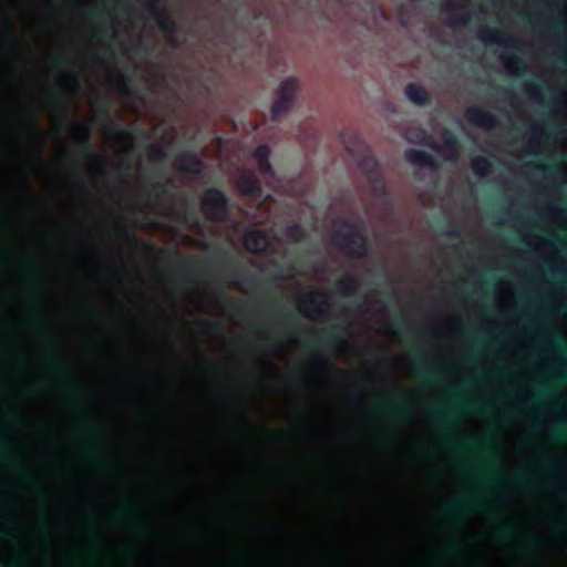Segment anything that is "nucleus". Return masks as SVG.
I'll return each instance as SVG.
<instances>
[{"instance_id":"1","label":"nucleus","mask_w":567,"mask_h":567,"mask_svg":"<svg viewBox=\"0 0 567 567\" xmlns=\"http://www.w3.org/2000/svg\"><path fill=\"white\" fill-rule=\"evenodd\" d=\"M340 225L349 231H334L332 235L333 245L350 259H363L368 255L369 244L367 236L361 229L348 218H342Z\"/></svg>"},{"instance_id":"2","label":"nucleus","mask_w":567,"mask_h":567,"mask_svg":"<svg viewBox=\"0 0 567 567\" xmlns=\"http://www.w3.org/2000/svg\"><path fill=\"white\" fill-rule=\"evenodd\" d=\"M64 124L71 131L76 148L85 154L86 164L100 173L101 176L107 177L104 172L106 157L94 153L91 147V126L87 123L76 122L69 118L64 120Z\"/></svg>"},{"instance_id":"3","label":"nucleus","mask_w":567,"mask_h":567,"mask_svg":"<svg viewBox=\"0 0 567 567\" xmlns=\"http://www.w3.org/2000/svg\"><path fill=\"white\" fill-rule=\"evenodd\" d=\"M200 207L210 221H224L229 213V203L226 194L217 187H210L204 190L200 196Z\"/></svg>"},{"instance_id":"4","label":"nucleus","mask_w":567,"mask_h":567,"mask_svg":"<svg viewBox=\"0 0 567 567\" xmlns=\"http://www.w3.org/2000/svg\"><path fill=\"white\" fill-rule=\"evenodd\" d=\"M299 82L296 78L289 76L281 81L275 92V100L271 105V120L277 122L280 116L288 113L297 97Z\"/></svg>"},{"instance_id":"5","label":"nucleus","mask_w":567,"mask_h":567,"mask_svg":"<svg viewBox=\"0 0 567 567\" xmlns=\"http://www.w3.org/2000/svg\"><path fill=\"white\" fill-rule=\"evenodd\" d=\"M131 239L135 247H142V248L146 249L148 252L159 254V255H163L166 257H174L176 260V265L185 274H187L189 276H195V277L202 275L203 264L199 262L198 260H196L192 257L185 256L178 251H173L172 249H168V248H159L155 245L148 244V243L141 240L136 237H132Z\"/></svg>"},{"instance_id":"6","label":"nucleus","mask_w":567,"mask_h":567,"mask_svg":"<svg viewBox=\"0 0 567 567\" xmlns=\"http://www.w3.org/2000/svg\"><path fill=\"white\" fill-rule=\"evenodd\" d=\"M299 311L319 320L329 318L327 295L321 290H311L298 303Z\"/></svg>"},{"instance_id":"7","label":"nucleus","mask_w":567,"mask_h":567,"mask_svg":"<svg viewBox=\"0 0 567 567\" xmlns=\"http://www.w3.org/2000/svg\"><path fill=\"white\" fill-rule=\"evenodd\" d=\"M218 261L223 270L228 272L230 277L241 279V281L250 287L259 282V278L250 272H247L229 254L218 250Z\"/></svg>"},{"instance_id":"8","label":"nucleus","mask_w":567,"mask_h":567,"mask_svg":"<svg viewBox=\"0 0 567 567\" xmlns=\"http://www.w3.org/2000/svg\"><path fill=\"white\" fill-rule=\"evenodd\" d=\"M465 117L470 124L486 130L493 128L499 123L497 116L482 106L468 107Z\"/></svg>"},{"instance_id":"9","label":"nucleus","mask_w":567,"mask_h":567,"mask_svg":"<svg viewBox=\"0 0 567 567\" xmlns=\"http://www.w3.org/2000/svg\"><path fill=\"white\" fill-rule=\"evenodd\" d=\"M174 165L182 172L198 175L204 169L203 161L192 151H183L176 155Z\"/></svg>"},{"instance_id":"10","label":"nucleus","mask_w":567,"mask_h":567,"mask_svg":"<svg viewBox=\"0 0 567 567\" xmlns=\"http://www.w3.org/2000/svg\"><path fill=\"white\" fill-rule=\"evenodd\" d=\"M416 374L429 386H436L440 383L441 372L427 365L426 357L420 351L416 352Z\"/></svg>"},{"instance_id":"11","label":"nucleus","mask_w":567,"mask_h":567,"mask_svg":"<svg viewBox=\"0 0 567 567\" xmlns=\"http://www.w3.org/2000/svg\"><path fill=\"white\" fill-rule=\"evenodd\" d=\"M270 246L269 237L261 229H251L245 236V247L251 254H264Z\"/></svg>"},{"instance_id":"12","label":"nucleus","mask_w":567,"mask_h":567,"mask_svg":"<svg viewBox=\"0 0 567 567\" xmlns=\"http://www.w3.org/2000/svg\"><path fill=\"white\" fill-rule=\"evenodd\" d=\"M478 38L486 43H495L506 49L518 50L517 42L513 39L504 37V33L498 29H489L481 25L478 29Z\"/></svg>"},{"instance_id":"13","label":"nucleus","mask_w":567,"mask_h":567,"mask_svg":"<svg viewBox=\"0 0 567 567\" xmlns=\"http://www.w3.org/2000/svg\"><path fill=\"white\" fill-rule=\"evenodd\" d=\"M237 188L243 195L258 196L261 194V185L254 173H243L237 179Z\"/></svg>"},{"instance_id":"14","label":"nucleus","mask_w":567,"mask_h":567,"mask_svg":"<svg viewBox=\"0 0 567 567\" xmlns=\"http://www.w3.org/2000/svg\"><path fill=\"white\" fill-rule=\"evenodd\" d=\"M358 165L367 179L375 178V176L381 174L379 163L370 151L363 152V154L358 158Z\"/></svg>"},{"instance_id":"15","label":"nucleus","mask_w":567,"mask_h":567,"mask_svg":"<svg viewBox=\"0 0 567 567\" xmlns=\"http://www.w3.org/2000/svg\"><path fill=\"white\" fill-rule=\"evenodd\" d=\"M257 162L258 169L262 175H271L274 173L272 165L270 163V147L267 144H261L256 147L252 154Z\"/></svg>"},{"instance_id":"16","label":"nucleus","mask_w":567,"mask_h":567,"mask_svg":"<svg viewBox=\"0 0 567 567\" xmlns=\"http://www.w3.org/2000/svg\"><path fill=\"white\" fill-rule=\"evenodd\" d=\"M501 60H502L505 69L509 73L515 74L518 78L523 76L527 71L525 62L513 52H508V51L504 52L501 55Z\"/></svg>"},{"instance_id":"17","label":"nucleus","mask_w":567,"mask_h":567,"mask_svg":"<svg viewBox=\"0 0 567 567\" xmlns=\"http://www.w3.org/2000/svg\"><path fill=\"white\" fill-rule=\"evenodd\" d=\"M404 94L415 105H424L431 101V95L425 87L414 82L405 86Z\"/></svg>"},{"instance_id":"18","label":"nucleus","mask_w":567,"mask_h":567,"mask_svg":"<svg viewBox=\"0 0 567 567\" xmlns=\"http://www.w3.org/2000/svg\"><path fill=\"white\" fill-rule=\"evenodd\" d=\"M404 156L412 165L420 167H436V163L432 155L425 151L409 148L405 151Z\"/></svg>"},{"instance_id":"19","label":"nucleus","mask_w":567,"mask_h":567,"mask_svg":"<svg viewBox=\"0 0 567 567\" xmlns=\"http://www.w3.org/2000/svg\"><path fill=\"white\" fill-rule=\"evenodd\" d=\"M161 31L167 34L169 38L174 40V35L177 31L176 22L167 14V12L163 9L157 13L152 16Z\"/></svg>"},{"instance_id":"20","label":"nucleus","mask_w":567,"mask_h":567,"mask_svg":"<svg viewBox=\"0 0 567 567\" xmlns=\"http://www.w3.org/2000/svg\"><path fill=\"white\" fill-rule=\"evenodd\" d=\"M360 285L361 281L357 276L347 275L339 280L337 289L341 296L350 297L358 291Z\"/></svg>"},{"instance_id":"21","label":"nucleus","mask_w":567,"mask_h":567,"mask_svg":"<svg viewBox=\"0 0 567 567\" xmlns=\"http://www.w3.org/2000/svg\"><path fill=\"white\" fill-rule=\"evenodd\" d=\"M58 84L70 92H74L79 86L78 71L72 68H65L58 79Z\"/></svg>"},{"instance_id":"22","label":"nucleus","mask_w":567,"mask_h":567,"mask_svg":"<svg viewBox=\"0 0 567 567\" xmlns=\"http://www.w3.org/2000/svg\"><path fill=\"white\" fill-rule=\"evenodd\" d=\"M465 447L475 450L480 449L485 452H493L495 450V439L493 434L486 433L478 441H467L465 442Z\"/></svg>"},{"instance_id":"23","label":"nucleus","mask_w":567,"mask_h":567,"mask_svg":"<svg viewBox=\"0 0 567 567\" xmlns=\"http://www.w3.org/2000/svg\"><path fill=\"white\" fill-rule=\"evenodd\" d=\"M135 128L122 127L117 122L111 120L109 124V133L114 137H118L125 141H133L135 137Z\"/></svg>"},{"instance_id":"24","label":"nucleus","mask_w":567,"mask_h":567,"mask_svg":"<svg viewBox=\"0 0 567 567\" xmlns=\"http://www.w3.org/2000/svg\"><path fill=\"white\" fill-rule=\"evenodd\" d=\"M367 181L370 184L371 193L374 197L381 198L386 195V186L382 174L375 176V178H369Z\"/></svg>"},{"instance_id":"25","label":"nucleus","mask_w":567,"mask_h":567,"mask_svg":"<svg viewBox=\"0 0 567 567\" xmlns=\"http://www.w3.org/2000/svg\"><path fill=\"white\" fill-rule=\"evenodd\" d=\"M339 330L342 332H346L348 330V327L344 324H334V326L323 330L329 342L340 343L344 340L343 334L337 332Z\"/></svg>"},{"instance_id":"26","label":"nucleus","mask_w":567,"mask_h":567,"mask_svg":"<svg viewBox=\"0 0 567 567\" xmlns=\"http://www.w3.org/2000/svg\"><path fill=\"white\" fill-rule=\"evenodd\" d=\"M132 82V76L123 71L112 79L113 85L123 93H128L127 85Z\"/></svg>"},{"instance_id":"27","label":"nucleus","mask_w":567,"mask_h":567,"mask_svg":"<svg viewBox=\"0 0 567 567\" xmlns=\"http://www.w3.org/2000/svg\"><path fill=\"white\" fill-rule=\"evenodd\" d=\"M472 166L476 174L483 176L493 166V163L488 157L478 156L473 161Z\"/></svg>"},{"instance_id":"28","label":"nucleus","mask_w":567,"mask_h":567,"mask_svg":"<svg viewBox=\"0 0 567 567\" xmlns=\"http://www.w3.org/2000/svg\"><path fill=\"white\" fill-rule=\"evenodd\" d=\"M456 506H463V507H467V508H476L477 503L472 495H464L457 501V503H454V504L445 503L444 504L445 509H454Z\"/></svg>"},{"instance_id":"29","label":"nucleus","mask_w":567,"mask_h":567,"mask_svg":"<svg viewBox=\"0 0 567 567\" xmlns=\"http://www.w3.org/2000/svg\"><path fill=\"white\" fill-rule=\"evenodd\" d=\"M148 156L152 162H162L167 157V152L164 146L152 145L148 150Z\"/></svg>"},{"instance_id":"30","label":"nucleus","mask_w":567,"mask_h":567,"mask_svg":"<svg viewBox=\"0 0 567 567\" xmlns=\"http://www.w3.org/2000/svg\"><path fill=\"white\" fill-rule=\"evenodd\" d=\"M550 435L559 441L567 440V422H560L551 426Z\"/></svg>"},{"instance_id":"31","label":"nucleus","mask_w":567,"mask_h":567,"mask_svg":"<svg viewBox=\"0 0 567 567\" xmlns=\"http://www.w3.org/2000/svg\"><path fill=\"white\" fill-rule=\"evenodd\" d=\"M390 411L394 416L402 420H410L412 417L411 412L403 404H395Z\"/></svg>"},{"instance_id":"32","label":"nucleus","mask_w":567,"mask_h":567,"mask_svg":"<svg viewBox=\"0 0 567 567\" xmlns=\"http://www.w3.org/2000/svg\"><path fill=\"white\" fill-rule=\"evenodd\" d=\"M442 138H443V143L446 147L452 148V150L457 148V146H458L457 138L452 132L445 131L442 135Z\"/></svg>"},{"instance_id":"33","label":"nucleus","mask_w":567,"mask_h":567,"mask_svg":"<svg viewBox=\"0 0 567 567\" xmlns=\"http://www.w3.org/2000/svg\"><path fill=\"white\" fill-rule=\"evenodd\" d=\"M542 85L540 84H537V83H534V82H529L526 86V90L529 94V96L534 100H540L542 97Z\"/></svg>"},{"instance_id":"34","label":"nucleus","mask_w":567,"mask_h":567,"mask_svg":"<svg viewBox=\"0 0 567 567\" xmlns=\"http://www.w3.org/2000/svg\"><path fill=\"white\" fill-rule=\"evenodd\" d=\"M481 478L485 485H497V484L502 483L501 477L497 474H495L494 472H489V471L484 473Z\"/></svg>"},{"instance_id":"35","label":"nucleus","mask_w":567,"mask_h":567,"mask_svg":"<svg viewBox=\"0 0 567 567\" xmlns=\"http://www.w3.org/2000/svg\"><path fill=\"white\" fill-rule=\"evenodd\" d=\"M430 413L433 416L439 417V419H443L445 421H450V419H451V413L447 410H445L442 406H440V405L432 406L430 409Z\"/></svg>"},{"instance_id":"36","label":"nucleus","mask_w":567,"mask_h":567,"mask_svg":"<svg viewBox=\"0 0 567 567\" xmlns=\"http://www.w3.org/2000/svg\"><path fill=\"white\" fill-rule=\"evenodd\" d=\"M440 233L449 237H457L460 235L458 228L451 223H447L445 228L440 229Z\"/></svg>"},{"instance_id":"37","label":"nucleus","mask_w":567,"mask_h":567,"mask_svg":"<svg viewBox=\"0 0 567 567\" xmlns=\"http://www.w3.org/2000/svg\"><path fill=\"white\" fill-rule=\"evenodd\" d=\"M301 235L302 230L298 225H292L287 229V236L293 240L300 239Z\"/></svg>"},{"instance_id":"38","label":"nucleus","mask_w":567,"mask_h":567,"mask_svg":"<svg viewBox=\"0 0 567 567\" xmlns=\"http://www.w3.org/2000/svg\"><path fill=\"white\" fill-rule=\"evenodd\" d=\"M218 302L229 307H237L241 303L238 299L227 296H220Z\"/></svg>"},{"instance_id":"39","label":"nucleus","mask_w":567,"mask_h":567,"mask_svg":"<svg viewBox=\"0 0 567 567\" xmlns=\"http://www.w3.org/2000/svg\"><path fill=\"white\" fill-rule=\"evenodd\" d=\"M202 326L208 331V332H217L223 330V324L220 322H212V321H205L202 323Z\"/></svg>"},{"instance_id":"40","label":"nucleus","mask_w":567,"mask_h":567,"mask_svg":"<svg viewBox=\"0 0 567 567\" xmlns=\"http://www.w3.org/2000/svg\"><path fill=\"white\" fill-rule=\"evenodd\" d=\"M147 3V8L150 13L153 16L157 13L158 11L163 10L161 8V0H145Z\"/></svg>"},{"instance_id":"41","label":"nucleus","mask_w":567,"mask_h":567,"mask_svg":"<svg viewBox=\"0 0 567 567\" xmlns=\"http://www.w3.org/2000/svg\"><path fill=\"white\" fill-rule=\"evenodd\" d=\"M551 348L557 350L558 352L565 354L567 353V347L560 341L558 337H555V339L550 343Z\"/></svg>"},{"instance_id":"42","label":"nucleus","mask_w":567,"mask_h":567,"mask_svg":"<svg viewBox=\"0 0 567 567\" xmlns=\"http://www.w3.org/2000/svg\"><path fill=\"white\" fill-rule=\"evenodd\" d=\"M543 467L546 471V473L551 474L558 470V463L554 460H546L543 463Z\"/></svg>"},{"instance_id":"43","label":"nucleus","mask_w":567,"mask_h":567,"mask_svg":"<svg viewBox=\"0 0 567 567\" xmlns=\"http://www.w3.org/2000/svg\"><path fill=\"white\" fill-rule=\"evenodd\" d=\"M549 272H550V276H551L555 280H557V281H561V282H563L564 280L560 278V275H564V274H566L567 271H566V269H564V268H557V267H555V268H550ZM565 281L567 282V280H565Z\"/></svg>"},{"instance_id":"44","label":"nucleus","mask_w":567,"mask_h":567,"mask_svg":"<svg viewBox=\"0 0 567 567\" xmlns=\"http://www.w3.org/2000/svg\"><path fill=\"white\" fill-rule=\"evenodd\" d=\"M269 313L276 317L282 316L285 313V307L282 306V303L276 301L274 307L269 309Z\"/></svg>"},{"instance_id":"45","label":"nucleus","mask_w":567,"mask_h":567,"mask_svg":"<svg viewBox=\"0 0 567 567\" xmlns=\"http://www.w3.org/2000/svg\"><path fill=\"white\" fill-rule=\"evenodd\" d=\"M546 209H547L548 213H550L553 215H557V216H561V217L566 215V210L565 209L559 208V207H557L555 205H548Z\"/></svg>"},{"instance_id":"46","label":"nucleus","mask_w":567,"mask_h":567,"mask_svg":"<svg viewBox=\"0 0 567 567\" xmlns=\"http://www.w3.org/2000/svg\"><path fill=\"white\" fill-rule=\"evenodd\" d=\"M419 135L421 138L417 141V143L420 144L429 145L433 141L432 136L427 135L424 131H420Z\"/></svg>"},{"instance_id":"47","label":"nucleus","mask_w":567,"mask_h":567,"mask_svg":"<svg viewBox=\"0 0 567 567\" xmlns=\"http://www.w3.org/2000/svg\"><path fill=\"white\" fill-rule=\"evenodd\" d=\"M342 140L344 143V148H346L347 153L354 155V153H355L354 146L351 144L350 141L347 140L346 133L342 134Z\"/></svg>"},{"instance_id":"48","label":"nucleus","mask_w":567,"mask_h":567,"mask_svg":"<svg viewBox=\"0 0 567 567\" xmlns=\"http://www.w3.org/2000/svg\"><path fill=\"white\" fill-rule=\"evenodd\" d=\"M89 14L91 18L97 20V19H101L102 18V10L99 9V8H92L90 11H89Z\"/></svg>"},{"instance_id":"49","label":"nucleus","mask_w":567,"mask_h":567,"mask_svg":"<svg viewBox=\"0 0 567 567\" xmlns=\"http://www.w3.org/2000/svg\"><path fill=\"white\" fill-rule=\"evenodd\" d=\"M481 411L484 414H491L495 411V406L491 403H486L481 406Z\"/></svg>"},{"instance_id":"50","label":"nucleus","mask_w":567,"mask_h":567,"mask_svg":"<svg viewBox=\"0 0 567 567\" xmlns=\"http://www.w3.org/2000/svg\"><path fill=\"white\" fill-rule=\"evenodd\" d=\"M495 372L501 377H507L511 374V370L505 367H499L495 369Z\"/></svg>"},{"instance_id":"51","label":"nucleus","mask_w":567,"mask_h":567,"mask_svg":"<svg viewBox=\"0 0 567 567\" xmlns=\"http://www.w3.org/2000/svg\"><path fill=\"white\" fill-rule=\"evenodd\" d=\"M502 341V339L499 337H492L487 340V344L488 346H496V344H499Z\"/></svg>"},{"instance_id":"52","label":"nucleus","mask_w":567,"mask_h":567,"mask_svg":"<svg viewBox=\"0 0 567 567\" xmlns=\"http://www.w3.org/2000/svg\"><path fill=\"white\" fill-rule=\"evenodd\" d=\"M270 435H271L274 439H276V440H281V439H284V432H281V431H272V432L270 433Z\"/></svg>"},{"instance_id":"53","label":"nucleus","mask_w":567,"mask_h":567,"mask_svg":"<svg viewBox=\"0 0 567 567\" xmlns=\"http://www.w3.org/2000/svg\"><path fill=\"white\" fill-rule=\"evenodd\" d=\"M549 393V389L548 388H543L538 391V393L534 394L533 395V399H536L538 398L539 395H544V394H548Z\"/></svg>"},{"instance_id":"54","label":"nucleus","mask_w":567,"mask_h":567,"mask_svg":"<svg viewBox=\"0 0 567 567\" xmlns=\"http://www.w3.org/2000/svg\"><path fill=\"white\" fill-rule=\"evenodd\" d=\"M99 62L103 65H109L112 62V59H107L104 56H99Z\"/></svg>"},{"instance_id":"55","label":"nucleus","mask_w":567,"mask_h":567,"mask_svg":"<svg viewBox=\"0 0 567 567\" xmlns=\"http://www.w3.org/2000/svg\"><path fill=\"white\" fill-rule=\"evenodd\" d=\"M556 25L557 27H561L564 29H567V22L566 21H563V20H557L556 21Z\"/></svg>"},{"instance_id":"56","label":"nucleus","mask_w":567,"mask_h":567,"mask_svg":"<svg viewBox=\"0 0 567 567\" xmlns=\"http://www.w3.org/2000/svg\"><path fill=\"white\" fill-rule=\"evenodd\" d=\"M100 109L102 113H104L107 116L110 115L109 107L105 104H102Z\"/></svg>"},{"instance_id":"57","label":"nucleus","mask_w":567,"mask_h":567,"mask_svg":"<svg viewBox=\"0 0 567 567\" xmlns=\"http://www.w3.org/2000/svg\"><path fill=\"white\" fill-rule=\"evenodd\" d=\"M558 241H559V244L561 246V249H565L566 246H567V239H559Z\"/></svg>"},{"instance_id":"58","label":"nucleus","mask_w":567,"mask_h":567,"mask_svg":"<svg viewBox=\"0 0 567 567\" xmlns=\"http://www.w3.org/2000/svg\"><path fill=\"white\" fill-rule=\"evenodd\" d=\"M557 62L561 64H567V60L564 56H557Z\"/></svg>"},{"instance_id":"59","label":"nucleus","mask_w":567,"mask_h":567,"mask_svg":"<svg viewBox=\"0 0 567 567\" xmlns=\"http://www.w3.org/2000/svg\"><path fill=\"white\" fill-rule=\"evenodd\" d=\"M522 19H523V21H524L525 23H530V18H529L528 16L523 14V16H522Z\"/></svg>"},{"instance_id":"60","label":"nucleus","mask_w":567,"mask_h":567,"mask_svg":"<svg viewBox=\"0 0 567 567\" xmlns=\"http://www.w3.org/2000/svg\"><path fill=\"white\" fill-rule=\"evenodd\" d=\"M402 326V322H394V324L391 326V331L395 332L396 330L394 329V327H400Z\"/></svg>"},{"instance_id":"61","label":"nucleus","mask_w":567,"mask_h":567,"mask_svg":"<svg viewBox=\"0 0 567 567\" xmlns=\"http://www.w3.org/2000/svg\"><path fill=\"white\" fill-rule=\"evenodd\" d=\"M65 63H66V61H65V59H63V58H59V59L56 60V64H58V65L65 64Z\"/></svg>"},{"instance_id":"62","label":"nucleus","mask_w":567,"mask_h":567,"mask_svg":"<svg viewBox=\"0 0 567 567\" xmlns=\"http://www.w3.org/2000/svg\"><path fill=\"white\" fill-rule=\"evenodd\" d=\"M315 359H316V360H322V355H321V353H320L319 351H317V352L315 353Z\"/></svg>"},{"instance_id":"63","label":"nucleus","mask_w":567,"mask_h":567,"mask_svg":"<svg viewBox=\"0 0 567 567\" xmlns=\"http://www.w3.org/2000/svg\"><path fill=\"white\" fill-rule=\"evenodd\" d=\"M457 23L466 24L467 23V19L466 18H460L457 20Z\"/></svg>"},{"instance_id":"64","label":"nucleus","mask_w":567,"mask_h":567,"mask_svg":"<svg viewBox=\"0 0 567 567\" xmlns=\"http://www.w3.org/2000/svg\"><path fill=\"white\" fill-rule=\"evenodd\" d=\"M104 34V30L99 29L96 30V35L102 37Z\"/></svg>"}]
</instances>
